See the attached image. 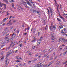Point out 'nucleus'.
<instances>
[{
    "label": "nucleus",
    "instance_id": "obj_1",
    "mask_svg": "<svg viewBox=\"0 0 67 67\" xmlns=\"http://www.w3.org/2000/svg\"><path fill=\"white\" fill-rule=\"evenodd\" d=\"M9 60L7 58L6 59V60L5 61V66L6 67H7L8 66V65L9 64Z\"/></svg>",
    "mask_w": 67,
    "mask_h": 67
},
{
    "label": "nucleus",
    "instance_id": "obj_2",
    "mask_svg": "<svg viewBox=\"0 0 67 67\" xmlns=\"http://www.w3.org/2000/svg\"><path fill=\"white\" fill-rule=\"evenodd\" d=\"M42 54H40V53H38L37 54H35V56L36 57H37L38 56V57L39 58H40L41 57H42Z\"/></svg>",
    "mask_w": 67,
    "mask_h": 67
},
{
    "label": "nucleus",
    "instance_id": "obj_3",
    "mask_svg": "<svg viewBox=\"0 0 67 67\" xmlns=\"http://www.w3.org/2000/svg\"><path fill=\"white\" fill-rule=\"evenodd\" d=\"M49 10L50 12V13L52 16V15H53V14H54V12H53V9L51 8V7H49Z\"/></svg>",
    "mask_w": 67,
    "mask_h": 67
},
{
    "label": "nucleus",
    "instance_id": "obj_4",
    "mask_svg": "<svg viewBox=\"0 0 67 67\" xmlns=\"http://www.w3.org/2000/svg\"><path fill=\"white\" fill-rule=\"evenodd\" d=\"M53 26V23H51V26H50L49 29L51 31H52L53 30V29H52V27Z\"/></svg>",
    "mask_w": 67,
    "mask_h": 67
},
{
    "label": "nucleus",
    "instance_id": "obj_5",
    "mask_svg": "<svg viewBox=\"0 0 67 67\" xmlns=\"http://www.w3.org/2000/svg\"><path fill=\"white\" fill-rule=\"evenodd\" d=\"M16 36V34H14V33H13L12 35L11 36V37H12L11 39H12V40H13V38L14 37H15Z\"/></svg>",
    "mask_w": 67,
    "mask_h": 67
},
{
    "label": "nucleus",
    "instance_id": "obj_6",
    "mask_svg": "<svg viewBox=\"0 0 67 67\" xmlns=\"http://www.w3.org/2000/svg\"><path fill=\"white\" fill-rule=\"evenodd\" d=\"M13 52V51L12 50H11L9 52V54H12V52Z\"/></svg>",
    "mask_w": 67,
    "mask_h": 67
},
{
    "label": "nucleus",
    "instance_id": "obj_7",
    "mask_svg": "<svg viewBox=\"0 0 67 67\" xmlns=\"http://www.w3.org/2000/svg\"><path fill=\"white\" fill-rule=\"evenodd\" d=\"M36 41V38L35 37H34V38H33V40L32 41V42L34 43V42H35Z\"/></svg>",
    "mask_w": 67,
    "mask_h": 67
},
{
    "label": "nucleus",
    "instance_id": "obj_8",
    "mask_svg": "<svg viewBox=\"0 0 67 67\" xmlns=\"http://www.w3.org/2000/svg\"><path fill=\"white\" fill-rule=\"evenodd\" d=\"M52 40H53V41H54L55 40V38L54 37V36H53V35L52 36Z\"/></svg>",
    "mask_w": 67,
    "mask_h": 67
},
{
    "label": "nucleus",
    "instance_id": "obj_9",
    "mask_svg": "<svg viewBox=\"0 0 67 67\" xmlns=\"http://www.w3.org/2000/svg\"><path fill=\"white\" fill-rule=\"evenodd\" d=\"M53 25L52 27H53L54 30H56V25Z\"/></svg>",
    "mask_w": 67,
    "mask_h": 67
},
{
    "label": "nucleus",
    "instance_id": "obj_10",
    "mask_svg": "<svg viewBox=\"0 0 67 67\" xmlns=\"http://www.w3.org/2000/svg\"><path fill=\"white\" fill-rule=\"evenodd\" d=\"M25 7L26 8H28V9H30V7L27 6V4H25Z\"/></svg>",
    "mask_w": 67,
    "mask_h": 67
},
{
    "label": "nucleus",
    "instance_id": "obj_11",
    "mask_svg": "<svg viewBox=\"0 0 67 67\" xmlns=\"http://www.w3.org/2000/svg\"><path fill=\"white\" fill-rule=\"evenodd\" d=\"M48 55V54L47 53H46V54H45L44 55H43V57H46Z\"/></svg>",
    "mask_w": 67,
    "mask_h": 67
},
{
    "label": "nucleus",
    "instance_id": "obj_12",
    "mask_svg": "<svg viewBox=\"0 0 67 67\" xmlns=\"http://www.w3.org/2000/svg\"><path fill=\"white\" fill-rule=\"evenodd\" d=\"M57 19L59 22H59H62V20H61V19H60L58 18H57Z\"/></svg>",
    "mask_w": 67,
    "mask_h": 67
},
{
    "label": "nucleus",
    "instance_id": "obj_13",
    "mask_svg": "<svg viewBox=\"0 0 67 67\" xmlns=\"http://www.w3.org/2000/svg\"><path fill=\"white\" fill-rule=\"evenodd\" d=\"M5 2H6V3H8V0H3Z\"/></svg>",
    "mask_w": 67,
    "mask_h": 67
},
{
    "label": "nucleus",
    "instance_id": "obj_14",
    "mask_svg": "<svg viewBox=\"0 0 67 67\" xmlns=\"http://www.w3.org/2000/svg\"><path fill=\"white\" fill-rule=\"evenodd\" d=\"M62 19H63V21H64V22H66V20L65 19H64L63 17H62Z\"/></svg>",
    "mask_w": 67,
    "mask_h": 67
},
{
    "label": "nucleus",
    "instance_id": "obj_15",
    "mask_svg": "<svg viewBox=\"0 0 67 67\" xmlns=\"http://www.w3.org/2000/svg\"><path fill=\"white\" fill-rule=\"evenodd\" d=\"M27 3V4H28V5H29L30 6H32L31 5V4H30V2H28Z\"/></svg>",
    "mask_w": 67,
    "mask_h": 67
},
{
    "label": "nucleus",
    "instance_id": "obj_16",
    "mask_svg": "<svg viewBox=\"0 0 67 67\" xmlns=\"http://www.w3.org/2000/svg\"><path fill=\"white\" fill-rule=\"evenodd\" d=\"M2 5H4V7H5L4 9H5V8H6V4H4L3 3Z\"/></svg>",
    "mask_w": 67,
    "mask_h": 67
},
{
    "label": "nucleus",
    "instance_id": "obj_17",
    "mask_svg": "<svg viewBox=\"0 0 67 67\" xmlns=\"http://www.w3.org/2000/svg\"><path fill=\"white\" fill-rule=\"evenodd\" d=\"M57 10L58 13H60V12H59V10H58V6H57Z\"/></svg>",
    "mask_w": 67,
    "mask_h": 67
},
{
    "label": "nucleus",
    "instance_id": "obj_18",
    "mask_svg": "<svg viewBox=\"0 0 67 67\" xmlns=\"http://www.w3.org/2000/svg\"><path fill=\"white\" fill-rule=\"evenodd\" d=\"M64 26V25H62L61 26H59V27H60V28H61V29H63V26Z\"/></svg>",
    "mask_w": 67,
    "mask_h": 67
},
{
    "label": "nucleus",
    "instance_id": "obj_19",
    "mask_svg": "<svg viewBox=\"0 0 67 67\" xmlns=\"http://www.w3.org/2000/svg\"><path fill=\"white\" fill-rule=\"evenodd\" d=\"M62 37H60L59 39V41H62Z\"/></svg>",
    "mask_w": 67,
    "mask_h": 67
},
{
    "label": "nucleus",
    "instance_id": "obj_20",
    "mask_svg": "<svg viewBox=\"0 0 67 67\" xmlns=\"http://www.w3.org/2000/svg\"><path fill=\"white\" fill-rule=\"evenodd\" d=\"M40 44V42H38V41L37 42V45L38 46Z\"/></svg>",
    "mask_w": 67,
    "mask_h": 67
},
{
    "label": "nucleus",
    "instance_id": "obj_21",
    "mask_svg": "<svg viewBox=\"0 0 67 67\" xmlns=\"http://www.w3.org/2000/svg\"><path fill=\"white\" fill-rule=\"evenodd\" d=\"M63 30H62V31H61V33H62V34H64V32H63Z\"/></svg>",
    "mask_w": 67,
    "mask_h": 67
},
{
    "label": "nucleus",
    "instance_id": "obj_22",
    "mask_svg": "<svg viewBox=\"0 0 67 67\" xmlns=\"http://www.w3.org/2000/svg\"><path fill=\"white\" fill-rule=\"evenodd\" d=\"M21 2H22V3H21V4H23V3H25V4L26 3V2H24V1H22Z\"/></svg>",
    "mask_w": 67,
    "mask_h": 67
},
{
    "label": "nucleus",
    "instance_id": "obj_23",
    "mask_svg": "<svg viewBox=\"0 0 67 67\" xmlns=\"http://www.w3.org/2000/svg\"><path fill=\"white\" fill-rule=\"evenodd\" d=\"M59 48L60 50H62V48H63V47L61 46H60L59 47Z\"/></svg>",
    "mask_w": 67,
    "mask_h": 67
},
{
    "label": "nucleus",
    "instance_id": "obj_24",
    "mask_svg": "<svg viewBox=\"0 0 67 67\" xmlns=\"http://www.w3.org/2000/svg\"><path fill=\"white\" fill-rule=\"evenodd\" d=\"M51 48L50 49L48 50V53H49V52H51L52 51V50H51Z\"/></svg>",
    "mask_w": 67,
    "mask_h": 67
},
{
    "label": "nucleus",
    "instance_id": "obj_25",
    "mask_svg": "<svg viewBox=\"0 0 67 67\" xmlns=\"http://www.w3.org/2000/svg\"><path fill=\"white\" fill-rule=\"evenodd\" d=\"M62 42H64L65 41V39L64 38H63L62 39Z\"/></svg>",
    "mask_w": 67,
    "mask_h": 67
},
{
    "label": "nucleus",
    "instance_id": "obj_26",
    "mask_svg": "<svg viewBox=\"0 0 67 67\" xmlns=\"http://www.w3.org/2000/svg\"><path fill=\"white\" fill-rule=\"evenodd\" d=\"M37 13L39 15H40V13H41V12H40L39 11H37Z\"/></svg>",
    "mask_w": 67,
    "mask_h": 67
},
{
    "label": "nucleus",
    "instance_id": "obj_27",
    "mask_svg": "<svg viewBox=\"0 0 67 67\" xmlns=\"http://www.w3.org/2000/svg\"><path fill=\"white\" fill-rule=\"evenodd\" d=\"M18 50H17L15 51H13V53H16V52H18Z\"/></svg>",
    "mask_w": 67,
    "mask_h": 67
},
{
    "label": "nucleus",
    "instance_id": "obj_28",
    "mask_svg": "<svg viewBox=\"0 0 67 67\" xmlns=\"http://www.w3.org/2000/svg\"><path fill=\"white\" fill-rule=\"evenodd\" d=\"M54 1H55V4H57V5H58V7H59V5H58V4H57V2H56V0H54Z\"/></svg>",
    "mask_w": 67,
    "mask_h": 67
},
{
    "label": "nucleus",
    "instance_id": "obj_29",
    "mask_svg": "<svg viewBox=\"0 0 67 67\" xmlns=\"http://www.w3.org/2000/svg\"><path fill=\"white\" fill-rule=\"evenodd\" d=\"M41 32H38V36H39L41 34Z\"/></svg>",
    "mask_w": 67,
    "mask_h": 67
},
{
    "label": "nucleus",
    "instance_id": "obj_30",
    "mask_svg": "<svg viewBox=\"0 0 67 67\" xmlns=\"http://www.w3.org/2000/svg\"><path fill=\"white\" fill-rule=\"evenodd\" d=\"M4 56H3L2 57V58H1V60H2L4 59Z\"/></svg>",
    "mask_w": 67,
    "mask_h": 67
},
{
    "label": "nucleus",
    "instance_id": "obj_31",
    "mask_svg": "<svg viewBox=\"0 0 67 67\" xmlns=\"http://www.w3.org/2000/svg\"><path fill=\"white\" fill-rule=\"evenodd\" d=\"M67 42V39L65 40L64 41V43H66Z\"/></svg>",
    "mask_w": 67,
    "mask_h": 67
},
{
    "label": "nucleus",
    "instance_id": "obj_32",
    "mask_svg": "<svg viewBox=\"0 0 67 67\" xmlns=\"http://www.w3.org/2000/svg\"><path fill=\"white\" fill-rule=\"evenodd\" d=\"M8 37L7 36H6L4 38L5 40H7L8 39Z\"/></svg>",
    "mask_w": 67,
    "mask_h": 67
},
{
    "label": "nucleus",
    "instance_id": "obj_33",
    "mask_svg": "<svg viewBox=\"0 0 67 67\" xmlns=\"http://www.w3.org/2000/svg\"><path fill=\"white\" fill-rule=\"evenodd\" d=\"M2 5H2V4L1 3H0V7H2Z\"/></svg>",
    "mask_w": 67,
    "mask_h": 67
},
{
    "label": "nucleus",
    "instance_id": "obj_34",
    "mask_svg": "<svg viewBox=\"0 0 67 67\" xmlns=\"http://www.w3.org/2000/svg\"><path fill=\"white\" fill-rule=\"evenodd\" d=\"M50 65V64H49V65H46L44 67H48V66H49Z\"/></svg>",
    "mask_w": 67,
    "mask_h": 67
},
{
    "label": "nucleus",
    "instance_id": "obj_35",
    "mask_svg": "<svg viewBox=\"0 0 67 67\" xmlns=\"http://www.w3.org/2000/svg\"><path fill=\"white\" fill-rule=\"evenodd\" d=\"M54 62L53 61H52V62H50V65H52V64H53V63H54Z\"/></svg>",
    "mask_w": 67,
    "mask_h": 67
},
{
    "label": "nucleus",
    "instance_id": "obj_36",
    "mask_svg": "<svg viewBox=\"0 0 67 67\" xmlns=\"http://www.w3.org/2000/svg\"><path fill=\"white\" fill-rule=\"evenodd\" d=\"M6 19H7V18H5L3 20V22H5V20H6Z\"/></svg>",
    "mask_w": 67,
    "mask_h": 67
},
{
    "label": "nucleus",
    "instance_id": "obj_37",
    "mask_svg": "<svg viewBox=\"0 0 67 67\" xmlns=\"http://www.w3.org/2000/svg\"><path fill=\"white\" fill-rule=\"evenodd\" d=\"M59 17H60V18H61V19L62 18H63V17H62V16H61V15H60V14H59Z\"/></svg>",
    "mask_w": 67,
    "mask_h": 67
},
{
    "label": "nucleus",
    "instance_id": "obj_38",
    "mask_svg": "<svg viewBox=\"0 0 67 67\" xmlns=\"http://www.w3.org/2000/svg\"><path fill=\"white\" fill-rule=\"evenodd\" d=\"M34 12H35V13H37V12L36 11V10H34L33 11Z\"/></svg>",
    "mask_w": 67,
    "mask_h": 67
},
{
    "label": "nucleus",
    "instance_id": "obj_39",
    "mask_svg": "<svg viewBox=\"0 0 67 67\" xmlns=\"http://www.w3.org/2000/svg\"><path fill=\"white\" fill-rule=\"evenodd\" d=\"M10 0V1H10V2H11V3L13 2H14V1H13V0Z\"/></svg>",
    "mask_w": 67,
    "mask_h": 67
},
{
    "label": "nucleus",
    "instance_id": "obj_40",
    "mask_svg": "<svg viewBox=\"0 0 67 67\" xmlns=\"http://www.w3.org/2000/svg\"><path fill=\"white\" fill-rule=\"evenodd\" d=\"M16 58L17 59H19V58L20 59V57H19L18 56L16 57Z\"/></svg>",
    "mask_w": 67,
    "mask_h": 67
},
{
    "label": "nucleus",
    "instance_id": "obj_41",
    "mask_svg": "<svg viewBox=\"0 0 67 67\" xmlns=\"http://www.w3.org/2000/svg\"><path fill=\"white\" fill-rule=\"evenodd\" d=\"M52 59H53V57H51L50 60H52Z\"/></svg>",
    "mask_w": 67,
    "mask_h": 67
},
{
    "label": "nucleus",
    "instance_id": "obj_42",
    "mask_svg": "<svg viewBox=\"0 0 67 67\" xmlns=\"http://www.w3.org/2000/svg\"><path fill=\"white\" fill-rule=\"evenodd\" d=\"M9 24L10 25H12V23H9Z\"/></svg>",
    "mask_w": 67,
    "mask_h": 67
},
{
    "label": "nucleus",
    "instance_id": "obj_43",
    "mask_svg": "<svg viewBox=\"0 0 67 67\" xmlns=\"http://www.w3.org/2000/svg\"><path fill=\"white\" fill-rule=\"evenodd\" d=\"M57 56H56L55 57L54 59H56L57 58Z\"/></svg>",
    "mask_w": 67,
    "mask_h": 67
},
{
    "label": "nucleus",
    "instance_id": "obj_44",
    "mask_svg": "<svg viewBox=\"0 0 67 67\" xmlns=\"http://www.w3.org/2000/svg\"><path fill=\"white\" fill-rule=\"evenodd\" d=\"M29 1H30V2H31V3H34L33 2H32V0H29Z\"/></svg>",
    "mask_w": 67,
    "mask_h": 67
},
{
    "label": "nucleus",
    "instance_id": "obj_45",
    "mask_svg": "<svg viewBox=\"0 0 67 67\" xmlns=\"http://www.w3.org/2000/svg\"><path fill=\"white\" fill-rule=\"evenodd\" d=\"M67 63V61H66L63 64H65L66 63Z\"/></svg>",
    "mask_w": 67,
    "mask_h": 67
},
{
    "label": "nucleus",
    "instance_id": "obj_46",
    "mask_svg": "<svg viewBox=\"0 0 67 67\" xmlns=\"http://www.w3.org/2000/svg\"><path fill=\"white\" fill-rule=\"evenodd\" d=\"M46 49H44L43 51V52H44V53H46Z\"/></svg>",
    "mask_w": 67,
    "mask_h": 67
},
{
    "label": "nucleus",
    "instance_id": "obj_47",
    "mask_svg": "<svg viewBox=\"0 0 67 67\" xmlns=\"http://www.w3.org/2000/svg\"><path fill=\"white\" fill-rule=\"evenodd\" d=\"M36 60H37V59H35L33 60V61H34V62H35V61H36Z\"/></svg>",
    "mask_w": 67,
    "mask_h": 67
},
{
    "label": "nucleus",
    "instance_id": "obj_48",
    "mask_svg": "<svg viewBox=\"0 0 67 67\" xmlns=\"http://www.w3.org/2000/svg\"><path fill=\"white\" fill-rule=\"evenodd\" d=\"M31 61H29L28 62V64H31Z\"/></svg>",
    "mask_w": 67,
    "mask_h": 67
},
{
    "label": "nucleus",
    "instance_id": "obj_49",
    "mask_svg": "<svg viewBox=\"0 0 67 67\" xmlns=\"http://www.w3.org/2000/svg\"><path fill=\"white\" fill-rule=\"evenodd\" d=\"M32 48H33V49H34V48H35V46H33Z\"/></svg>",
    "mask_w": 67,
    "mask_h": 67
},
{
    "label": "nucleus",
    "instance_id": "obj_50",
    "mask_svg": "<svg viewBox=\"0 0 67 67\" xmlns=\"http://www.w3.org/2000/svg\"><path fill=\"white\" fill-rule=\"evenodd\" d=\"M5 45L4 44L3 45H2L1 46V48H2V47H3V46H4Z\"/></svg>",
    "mask_w": 67,
    "mask_h": 67
},
{
    "label": "nucleus",
    "instance_id": "obj_51",
    "mask_svg": "<svg viewBox=\"0 0 67 67\" xmlns=\"http://www.w3.org/2000/svg\"><path fill=\"white\" fill-rule=\"evenodd\" d=\"M15 62H20V61L18 60H15Z\"/></svg>",
    "mask_w": 67,
    "mask_h": 67
},
{
    "label": "nucleus",
    "instance_id": "obj_52",
    "mask_svg": "<svg viewBox=\"0 0 67 67\" xmlns=\"http://www.w3.org/2000/svg\"><path fill=\"white\" fill-rule=\"evenodd\" d=\"M27 30V29L26 28L25 29V32H26V31Z\"/></svg>",
    "mask_w": 67,
    "mask_h": 67
},
{
    "label": "nucleus",
    "instance_id": "obj_53",
    "mask_svg": "<svg viewBox=\"0 0 67 67\" xmlns=\"http://www.w3.org/2000/svg\"><path fill=\"white\" fill-rule=\"evenodd\" d=\"M22 66V64H21L19 65V66Z\"/></svg>",
    "mask_w": 67,
    "mask_h": 67
},
{
    "label": "nucleus",
    "instance_id": "obj_54",
    "mask_svg": "<svg viewBox=\"0 0 67 67\" xmlns=\"http://www.w3.org/2000/svg\"><path fill=\"white\" fill-rule=\"evenodd\" d=\"M12 7H14V4H12Z\"/></svg>",
    "mask_w": 67,
    "mask_h": 67
},
{
    "label": "nucleus",
    "instance_id": "obj_55",
    "mask_svg": "<svg viewBox=\"0 0 67 67\" xmlns=\"http://www.w3.org/2000/svg\"><path fill=\"white\" fill-rule=\"evenodd\" d=\"M27 34V33L26 32H25L24 33V35H26Z\"/></svg>",
    "mask_w": 67,
    "mask_h": 67
},
{
    "label": "nucleus",
    "instance_id": "obj_56",
    "mask_svg": "<svg viewBox=\"0 0 67 67\" xmlns=\"http://www.w3.org/2000/svg\"><path fill=\"white\" fill-rule=\"evenodd\" d=\"M22 46V44L20 45V47H21Z\"/></svg>",
    "mask_w": 67,
    "mask_h": 67
},
{
    "label": "nucleus",
    "instance_id": "obj_57",
    "mask_svg": "<svg viewBox=\"0 0 67 67\" xmlns=\"http://www.w3.org/2000/svg\"><path fill=\"white\" fill-rule=\"evenodd\" d=\"M31 52H30V53H29V55H32L31 54Z\"/></svg>",
    "mask_w": 67,
    "mask_h": 67
},
{
    "label": "nucleus",
    "instance_id": "obj_58",
    "mask_svg": "<svg viewBox=\"0 0 67 67\" xmlns=\"http://www.w3.org/2000/svg\"><path fill=\"white\" fill-rule=\"evenodd\" d=\"M19 59H20V60H22V58L20 57V58Z\"/></svg>",
    "mask_w": 67,
    "mask_h": 67
},
{
    "label": "nucleus",
    "instance_id": "obj_59",
    "mask_svg": "<svg viewBox=\"0 0 67 67\" xmlns=\"http://www.w3.org/2000/svg\"><path fill=\"white\" fill-rule=\"evenodd\" d=\"M42 40L41 39H39L38 40V41H42Z\"/></svg>",
    "mask_w": 67,
    "mask_h": 67
},
{
    "label": "nucleus",
    "instance_id": "obj_60",
    "mask_svg": "<svg viewBox=\"0 0 67 67\" xmlns=\"http://www.w3.org/2000/svg\"><path fill=\"white\" fill-rule=\"evenodd\" d=\"M47 10H48V12H49V9H47Z\"/></svg>",
    "mask_w": 67,
    "mask_h": 67
},
{
    "label": "nucleus",
    "instance_id": "obj_61",
    "mask_svg": "<svg viewBox=\"0 0 67 67\" xmlns=\"http://www.w3.org/2000/svg\"><path fill=\"white\" fill-rule=\"evenodd\" d=\"M40 38L41 39H42L43 38V37L41 36V37H40Z\"/></svg>",
    "mask_w": 67,
    "mask_h": 67
},
{
    "label": "nucleus",
    "instance_id": "obj_62",
    "mask_svg": "<svg viewBox=\"0 0 67 67\" xmlns=\"http://www.w3.org/2000/svg\"><path fill=\"white\" fill-rule=\"evenodd\" d=\"M53 55H55V53L54 52V53H53Z\"/></svg>",
    "mask_w": 67,
    "mask_h": 67
},
{
    "label": "nucleus",
    "instance_id": "obj_63",
    "mask_svg": "<svg viewBox=\"0 0 67 67\" xmlns=\"http://www.w3.org/2000/svg\"><path fill=\"white\" fill-rule=\"evenodd\" d=\"M67 50L66 51V52H64L65 54H66V53H67Z\"/></svg>",
    "mask_w": 67,
    "mask_h": 67
},
{
    "label": "nucleus",
    "instance_id": "obj_64",
    "mask_svg": "<svg viewBox=\"0 0 67 67\" xmlns=\"http://www.w3.org/2000/svg\"><path fill=\"white\" fill-rule=\"evenodd\" d=\"M17 33H19V30H18L17 31Z\"/></svg>",
    "mask_w": 67,
    "mask_h": 67
}]
</instances>
